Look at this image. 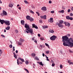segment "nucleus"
<instances>
[{"instance_id": "473e14b6", "label": "nucleus", "mask_w": 73, "mask_h": 73, "mask_svg": "<svg viewBox=\"0 0 73 73\" xmlns=\"http://www.w3.org/2000/svg\"><path fill=\"white\" fill-rule=\"evenodd\" d=\"M40 49H42V45H40Z\"/></svg>"}, {"instance_id": "9d476101", "label": "nucleus", "mask_w": 73, "mask_h": 73, "mask_svg": "<svg viewBox=\"0 0 73 73\" xmlns=\"http://www.w3.org/2000/svg\"><path fill=\"white\" fill-rule=\"evenodd\" d=\"M5 21H4V20L0 19V22L1 24H3V23H5Z\"/></svg>"}, {"instance_id": "13d9d810", "label": "nucleus", "mask_w": 73, "mask_h": 73, "mask_svg": "<svg viewBox=\"0 0 73 73\" xmlns=\"http://www.w3.org/2000/svg\"><path fill=\"white\" fill-rule=\"evenodd\" d=\"M26 32L27 33H29V31H26Z\"/></svg>"}, {"instance_id": "4be33fe9", "label": "nucleus", "mask_w": 73, "mask_h": 73, "mask_svg": "<svg viewBox=\"0 0 73 73\" xmlns=\"http://www.w3.org/2000/svg\"><path fill=\"white\" fill-rule=\"evenodd\" d=\"M9 7H13V5H12V4H9Z\"/></svg>"}, {"instance_id": "e433bc0d", "label": "nucleus", "mask_w": 73, "mask_h": 73, "mask_svg": "<svg viewBox=\"0 0 73 73\" xmlns=\"http://www.w3.org/2000/svg\"><path fill=\"white\" fill-rule=\"evenodd\" d=\"M1 36H2V37H4V38H5V36L3 35H1Z\"/></svg>"}, {"instance_id": "c756f323", "label": "nucleus", "mask_w": 73, "mask_h": 73, "mask_svg": "<svg viewBox=\"0 0 73 73\" xmlns=\"http://www.w3.org/2000/svg\"><path fill=\"white\" fill-rule=\"evenodd\" d=\"M30 21H33V19L32 18H31L30 20Z\"/></svg>"}, {"instance_id": "ea45409f", "label": "nucleus", "mask_w": 73, "mask_h": 73, "mask_svg": "<svg viewBox=\"0 0 73 73\" xmlns=\"http://www.w3.org/2000/svg\"><path fill=\"white\" fill-rule=\"evenodd\" d=\"M15 32L17 33L19 32V31L17 30H15Z\"/></svg>"}, {"instance_id": "393cba45", "label": "nucleus", "mask_w": 73, "mask_h": 73, "mask_svg": "<svg viewBox=\"0 0 73 73\" xmlns=\"http://www.w3.org/2000/svg\"><path fill=\"white\" fill-rule=\"evenodd\" d=\"M66 19L68 20H69V19L70 18V17L69 16H67L66 17Z\"/></svg>"}, {"instance_id": "a878e982", "label": "nucleus", "mask_w": 73, "mask_h": 73, "mask_svg": "<svg viewBox=\"0 0 73 73\" xmlns=\"http://www.w3.org/2000/svg\"><path fill=\"white\" fill-rule=\"evenodd\" d=\"M31 55L33 57H35V56H36V55L35 54V53H32L31 54Z\"/></svg>"}, {"instance_id": "2eb2a0df", "label": "nucleus", "mask_w": 73, "mask_h": 73, "mask_svg": "<svg viewBox=\"0 0 73 73\" xmlns=\"http://www.w3.org/2000/svg\"><path fill=\"white\" fill-rule=\"evenodd\" d=\"M53 19L52 18H50V22L51 23H53Z\"/></svg>"}, {"instance_id": "c85d7f7f", "label": "nucleus", "mask_w": 73, "mask_h": 73, "mask_svg": "<svg viewBox=\"0 0 73 73\" xmlns=\"http://www.w3.org/2000/svg\"><path fill=\"white\" fill-rule=\"evenodd\" d=\"M25 63H26V64H29V62H28V60H26L25 61Z\"/></svg>"}, {"instance_id": "dca6fc26", "label": "nucleus", "mask_w": 73, "mask_h": 73, "mask_svg": "<svg viewBox=\"0 0 73 73\" xmlns=\"http://www.w3.org/2000/svg\"><path fill=\"white\" fill-rule=\"evenodd\" d=\"M26 19H27V20H31V17L29 16H27L26 17Z\"/></svg>"}, {"instance_id": "cd10ccee", "label": "nucleus", "mask_w": 73, "mask_h": 73, "mask_svg": "<svg viewBox=\"0 0 73 73\" xmlns=\"http://www.w3.org/2000/svg\"><path fill=\"white\" fill-rule=\"evenodd\" d=\"M24 3H25V4H28V1H24Z\"/></svg>"}, {"instance_id": "bf43d9fd", "label": "nucleus", "mask_w": 73, "mask_h": 73, "mask_svg": "<svg viewBox=\"0 0 73 73\" xmlns=\"http://www.w3.org/2000/svg\"><path fill=\"white\" fill-rule=\"evenodd\" d=\"M51 62L52 63H54V62L52 60H51Z\"/></svg>"}, {"instance_id": "69168bd1", "label": "nucleus", "mask_w": 73, "mask_h": 73, "mask_svg": "<svg viewBox=\"0 0 73 73\" xmlns=\"http://www.w3.org/2000/svg\"><path fill=\"white\" fill-rule=\"evenodd\" d=\"M40 40H43V38H40Z\"/></svg>"}, {"instance_id": "c9c22d12", "label": "nucleus", "mask_w": 73, "mask_h": 73, "mask_svg": "<svg viewBox=\"0 0 73 73\" xmlns=\"http://www.w3.org/2000/svg\"><path fill=\"white\" fill-rule=\"evenodd\" d=\"M61 13H64V10H62L61 11Z\"/></svg>"}, {"instance_id": "7ed1b4c3", "label": "nucleus", "mask_w": 73, "mask_h": 73, "mask_svg": "<svg viewBox=\"0 0 73 73\" xmlns=\"http://www.w3.org/2000/svg\"><path fill=\"white\" fill-rule=\"evenodd\" d=\"M64 46H70L71 48L73 47V43L71 42L70 44H65V43H64Z\"/></svg>"}, {"instance_id": "a19ab883", "label": "nucleus", "mask_w": 73, "mask_h": 73, "mask_svg": "<svg viewBox=\"0 0 73 73\" xmlns=\"http://www.w3.org/2000/svg\"><path fill=\"white\" fill-rule=\"evenodd\" d=\"M69 20H73V18L72 17H70Z\"/></svg>"}, {"instance_id": "72a5a7b5", "label": "nucleus", "mask_w": 73, "mask_h": 73, "mask_svg": "<svg viewBox=\"0 0 73 73\" xmlns=\"http://www.w3.org/2000/svg\"><path fill=\"white\" fill-rule=\"evenodd\" d=\"M30 12L31 13H32L33 14H34V12L32 11V10H30Z\"/></svg>"}, {"instance_id": "338daca9", "label": "nucleus", "mask_w": 73, "mask_h": 73, "mask_svg": "<svg viewBox=\"0 0 73 73\" xmlns=\"http://www.w3.org/2000/svg\"><path fill=\"white\" fill-rule=\"evenodd\" d=\"M68 36V37L70 36V34H68L67 35Z\"/></svg>"}, {"instance_id": "c03bdc74", "label": "nucleus", "mask_w": 73, "mask_h": 73, "mask_svg": "<svg viewBox=\"0 0 73 73\" xmlns=\"http://www.w3.org/2000/svg\"><path fill=\"white\" fill-rule=\"evenodd\" d=\"M69 51L70 53H73V52L72 51H71V50H69Z\"/></svg>"}, {"instance_id": "39448f33", "label": "nucleus", "mask_w": 73, "mask_h": 73, "mask_svg": "<svg viewBox=\"0 0 73 73\" xmlns=\"http://www.w3.org/2000/svg\"><path fill=\"white\" fill-rule=\"evenodd\" d=\"M56 38V36L54 35H53L50 38V40H52V41H54V40H55Z\"/></svg>"}, {"instance_id": "f8f14e48", "label": "nucleus", "mask_w": 73, "mask_h": 73, "mask_svg": "<svg viewBox=\"0 0 73 73\" xmlns=\"http://www.w3.org/2000/svg\"><path fill=\"white\" fill-rule=\"evenodd\" d=\"M41 9L42 11H46V7H43Z\"/></svg>"}, {"instance_id": "ddd939ff", "label": "nucleus", "mask_w": 73, "mask_h": 73, "mask_svg": "<svg viewBox=\"0 0 73 73\" xmlns=\"http://www.w3.org/2000/svg\"><path fill=\"white\" fill-rule=\"evenodd\" d=\"M68 62L69 63V64L70 65H71V64L73 65V62H71V60L70 59L68 61Z\"/></svg>"}, {"instance_id": "4d7b16f0", "label": "nucleus", "mask_w": 73, "mask_h": 73, "mask_svg": "<svg viewBox=\"0 0 73 73\" xmlns=\"http://www.w3.org/2000/svg\"><path fill=\"white\" fill-rule=\"evenodd\" d=\"M42 56L43 57H44L45 56V54L44 53H42Z\"/></svg>"}, {"instance_id": "e2e57ef3", "label": "nucleus", "mask_w": 73, "mask_h": 73, "mask_svg": "<svg viewBox=\"0 0 73 73\" xmlns=\"http://www.w3.org/2000/svg\"><path fill=\"white\" fill-rule=\"evenodd\" d=\"M71 10H72V11H73V7H72L71 8Z\"/></svg>"}, {"instance_id": "5701e85b", "label": "nucleus", "mask_w": 73, "mask_h": 73, "mask_svg": "<svg viewBox=\"0 0 73 73\" xmlns=\"http://www.w3.org/2000/svg\"><path fill=\"white\" fill-rule=\"evenodd\" d=\"M35 60H37L38 61L39 60V59H38V57H35Z\"/></svg>"}, {"instance_id": "3c124183", "label": "nucleus", "mask_w": 73, "mask_h": 73, "mask_svg": "<svg viewBox=\"0 0 73 73\" xmlns=\"http://www.w3.org/2000/svg\"><path fill=\"white\" fill-rule=\"evenodd\" d=\"M51 13H54V11H51L50 12Z\"/></svg>"}, {"instance_id": "1a4fd4ad", "label": "nucleus", "mask_w": 73, "mask_h": 73, "mask_svg": "<svg viewBox=\"0 0 73 73\" xmlns=\"http://www.w3.org/2000/svg\"><path fill=\"white\" fill-rule=\"evenodd\" d=\"M46 15H44V16H40V18L42 19H46Z\"/></svg>"}, {"instance_id": "9b49d317", "label": "nucleus", "mask_w": 73, "mask_h": 73, "mask_svg": "<svg viewBox=\"0 0 73 73\" xmlns=\"http://www.w3.org/2000/svg\"><path fill=\"white\" fill-rule=\"evenodd\" d=\"M33 28H36V29H38V27L35 24H32Z\"/></svg>"}, {"instance_id": "37998d69", "label": "nucleus", "mask_w": 73, "mask_h": 73, "mask_svg": "<svg viewBox=\"0 0 73 73\" xmlns=\"http://www.w3.org/2000/svg\"><path fill=\"white\" fill-rule=\"evenodd\" d=\"M46 58L47 61H49V59H48V57H46Z\"/></svg>"}, {"instance_id": "f03ea898", "label": "nucleus", "mask_w": 73, "mask_h": 73, "mask_svg": "<svg viewBox=\"0 0 73 73\" xmlns=\"http://www.w3.org/2000/svg\"><path fill=\"white\" fill-rule=\"evenodd\" d=\"M25 28H26L27 29H26V30H27L29 32V33H31V35L33 34V30H32V29H30L29 27V26L27 24H25Z\"/></svg>"}, {"instance_id": "f3484780", "label": "nucleus", "mask_w": 73, "mask_h": 73, "mask_svg": "<svg viewBox=\"0 0 73 73\" xmlns=\"http://www.w3.org/2000/svg\"><path fill=\"white\" fill-rule=\"evenodd\" d=\"M19 59L20 60V61H22V62H25V61H24V59H23L21 58H19Z\"/></svg>"}, {"instance_id": "6e6d98bb", "label": "nucleus", "mask_w": 73, "mask_h": 73, "mask_svg": "<svg viewBox=\"0 0 73 73\" xmlns=\"http://www.w3.org/2000/svg\"><path fill=\"white\" fill-rule=\"evenodd\" d=\"M62 8L63 9H65V8L64 7H62Z\"/></svg>"}, {"instance_id": "7c9ffc66", "label": "nucleus", "mask_w": 73, "mask_h": 73, "mask_svg": "<svg viewBox=\"0 0 73 73\" xmlns=\"http://www.w3.org/2000/svg\"><path fill=\"white\" fill-rule=\"evenodd\" d=\"M0 54H1L3 53V51H2V50L0 49Z\"/></svg>"}, {"instance_id": "864d4df0", "label": "nucleus", "mask_w": 73, "mask_h": 73, "mask_svg": "<svg viewBox=\"0 0 73 73\" xmlns=\"http://www.w3.org/2000/svg\"><path fill=\"white\" fill-rule=\"evenodd\" d=\"M70 9H69L68 10V12H70Z\"/></svg>"}, {"instance_id": "5fc2aeb1", "label": "nucleus", "mask_w": 73, "mask_h": 73, "mask_svg": "<svg viewBox=\"0 0 73 73\" xmlns=\"http://www.w3.org/2000/svg\"><path fill=\"white\" fill-rule=\"evenodd\" d=\"M49 3L50 4H51V3H52V1H49Z\"/></svg>"}, {"instance_id": "603ef678", "label": "nucleus", "mask_w": 73, "mask_h": 73, "mask_svg": "<svg viewBox=\"0 0 73 73\" xmlns=\"http://www.w3.org/2000/svg\"><path fill=\"white\" fill-rule=\"evenodd\" d=\"M18 44H19V45H21V44H22V43H20V42H19Z\"/></svg>"}, {"instance_id": "680f3d73", "label": "nucleus", "mask_w": 73, "mask_h": 73, "mask_svg": "<svg viewBox=\"0 0 73 73\" xmlns=\"http://www.w3.org/2000/svg\"><path fill=\"white\" fill-rule=\"evenodd\" d=\"M40 23H42V21L41 20L39 21Z\"/></svg>"}, {"instance_id": "79ce46f5", "label": "nucleus", "mask_w": 73, "mask_h": 73, "mask_svg": "<svg viewBox=\"0 0 73 73\" xmlns=\"http://www.w3.org/2000/svg\"><path fill=\"white\" fill-rule=\"evenodd\" d=\"M45 44L46 45V46H49V45H48V44L45 43Z\"/></svg>"}, {"instance_id": "aec40b11", "label": "nucleus", "mask_w": 73, "mask_h": 73, "mask_svg": "<svg viewBox=\"0 0 73 73\" xmlns=\"http://www.w3.org/2000/svg\"><path fill=\"white\" fill-rule=\"evenodd\" d=\"M21 23L23 25H24V21L22 20L21 21Z\"/></svg>"}, {"instance_id": "0eeeda50", "label": "nucleus", "mask_w": 73, "mask_h": 73, "mask_svg": "<svg viewBox=\"0 0 73 73\" xmlns=\"http://www.w3.org/2000/svg\"><path fill=\"white\" fill-rule=\"evenodd\" d=\"M3 13L1 14L2 16H3L4 15H7V12H6V11H5L3 10Z\"/></svg>"}, {"instance_id": "4c0bfd02", "label": "nucleus", "mask_w": 73, "mask_h": 73, "mask_svg": "<svg viewBox=\"0 0 73 73\" xmlns=\"http://www.w3.org/2000/svg\"><path fill=\"white\" fill-rule=\"evenodd\" d=\"M9 47H10V48H12V44L10 45L9 46Z\"/></svg>"}, {"instance_id": "6ab92c4d", "label": "nucleus", "mask_w": 73, "mask_h": 73, "mask_svg": "<svg viewBox=\"0 0 73 73\" xmlns=\"http://www.w3.org/2000/svg\"><path fill=\"white\" fill-rule=\"evenodd\" d=\"M5 29L6 30H9L10 27L9 26L5 28Z\"/></svg>"}, {"instance_id": "f704fd0d", "label": "nucleus", "mask_w": 73, "mask_h": 73, "mask_svg": "<svg viewBox=\"0 0 73 73\" xmlns=\"http://www.w3.org/2000/svg\"><path fill=\"white\" fill-rule=\"evenodd\" d=\"M17 64L18 65H19V59L17 60Z\"/></svg>"}, {"instance_id": "0e129e2a", "label": "nucleus", "mask_w": 73, "mask_h": 73, "mask_svg": "<svg viewBox=\"0 0 73 73\" xmlns=\"http://www.w3.org/2000/svg\"><path fill=\"white\" fill-rule=\"evenodd\" d=\"M34 38H35L34 37L33 38H32V40H34Z\"/></svg>"}, {"instance_id": "2f4dec72", "label": "nucleus", "mask_w": 73, "mask_h": 73, "mask_svg": "<svg viewBox=\"0 0 73 73\" xmlns=\"http://www.w3.org/2000/svg\"><path fill=\"white\" fill-rule=\"evenodd\" d=\"M43 28H48V26H45L43 27Z\"/></svg>"}, {"instance_id": "423d86ee", "label": "nucleus", "mask_w": 73, "mask_h": 73, "mask_svg": "<svg viewBox=\"0 0 73 73\" xmlns=\"http://www.w3.org/2000/svg\"><path fill=\"white\" fill-rule=\"evenodd\" d=\"M5 23L7 25H10V23L9 21H5Z\"/></svg>"}, {"instance_id": "8fccbe9b", "label": "nucleus", "mask_w": 73, "mask_h": 73, "mask_svg": "<svg viewBox=\"0 0 73 73\" xmlns=\"http://www.w3.org/2000/svg\"><path fill=\"white\" fill-rule=\"evenodd\" d=\"M19 64H23V62H19Z\"/></svg>"}, {"instance_id": "412c9836", "label": "nucleus", "mask_w": 73, "mask_h": 73, "mask_svg": "<svg viewBox=\"0 0 73 73\" xmlns=\"http://www.w3.org/2000/svg\"><path fill=\"white\" fill-rule=\"evenodd\" d=\"M14 54V56L15 57V58H17V56L16 55V54L15 53H13Z\"/></svg>"}, {"instance_id": "58836bf2", "label": "nucleus", "mask_w": 73, "mask_h": 73, "mask_svg": "<svg viewBox=\"0 0 73 73\" xmlns=\"http://www.w3.org/2000/svg\"><path fill=\"white\" fill-rule=\"evenodd\" d=\"M46 54H48V53H49V51L48 50V51H46Z\"/></svg>"}, {"instance_id": "6e6552de", "label": "nucleus", "mask_w": 73, "mask_h": 73, "mask_svg": "<svg viewBox=\"0 0 73 73\" xmlns=\"http://www.w3.org/2000/svg\"><path fill=\"white\" fill-rule=\"evenodd\" d=\"M64 24H65V25L66 26H68V27H70V24L69 23H68L67 22H64Z\"/></svg>"}, {"instance_id": "052dcab7", "label": "nucleus", "mask_w": 73, "mask_h": 73, "mask_svg": "<svg viewBox=\"0 0 73 73\" xmlns=\"http://www.w3.org/2000/svg\"><path fill=\"white\" fill-rule=\"evenodd\" d=\"M16 53H18V50H16Z\"/></svg>"}, {"instance_id": "de8ad7c7", "label": "nucleus", "mask_w": 73, "mask_h": 73, "mask_svg": "<svg viewBox=\"0 0 73 73\" xmlns=\"http://www.w3.org/2000/svg\"><path fill=\"white\" fill-rule=\"evenodd\" d=\"M70 16H73V14L71 13L70 14Z\"/></svg>"}, {"instance_id": "a18cd8bd", "label": "nucleus", "mask_w": 73, "mask_h": 73, "mask_svg": "<svg viewBox=\"0 0 73 73\" xmlns=\"http://www.w3.org/2000/svg\"><path fill=\"white\" fill-rule=\"evenodd\" d=\"M60 67L61 69V68H62V65H61V64L60 65Z\"/></svg>"}, {"instance_id": "bb28decb", "label": "nucleus", "mask_w": 73, "mask_h": 73, "mask_svg": "<svg viewBox=\"0 0 73 73\" xmlns=\"http://www.w3.org/2000/svg\"><path fill=\"white\" fill-rule=\"evenodd\" d=\"M39 65H42V66H43V64H42V62H39Z\"/></svg>"}, {"instance_id": "09e8293b", "label": "nucleus", "mask_w": 73, "mask_h": 73, "mask_svg": "<svg viewBox=\"0 0 73 73\" xmlns=\"http://www.w3.org/2000/svg\"><path fill=\"white\" fill-rule=\"evenodd\" d=\"M38 37H40V36H41V35H40V34H38Z\"/></svg>"}, {"instance_id": "a211bd4d", "label": "nucleus", "mask_w": 73, "mask_h": 73, "mask_svg": "<svg viewBox=\"0 0 73 73\" xmlns=\"http://www.w3.org/2000/svg\"><path fill=\"white\" fill-rule=\"evenodd\" d=\"M19 41L21 42H23L24 41V39H22L21 38L20 39Z\"/></svg>"}, {"instance_id": "4468645a", "label": "nucleus", "mask_w": 73, "mask_h": 73, "mask_svg": "<svg viewBox=\"0 0 73 73\" xmlns=\"http://www.w3.org/2000/svg\"><path fill=\"white\" fill-rule=\"evenodd\" d=\"M49 32L50 33H54V32L53 30L50 29L49 31Z\"/></svg>"}, {"instance_id": "b1692460", "label": "nucleus", "mask_w": 73, "mask_h": 73, "mask_svg": "<svg viewBox=\"0 0 73 73\" xmlns=\"http://www.w3.org/2000/svg\"><path fill=\"white\" fill-rule=\"evenodd\" d=\"M24 69L25 70V71H27V72L28 73H29V71L27 70V69H26V68H24Z\"/></svg>"}, {"instance_id": "774afa93", "label": "nucleus", "mask_w": 73, "mask_h": 73, "mask_svg": "<svg viewBox=\"0 0 73 73\" xmlns=\"http://www.w3.org/2000/svg\"><path fill=\"white\" fill-rule=\"evenodd\" d=\"M19 9H21V7H19Z\"/></svg>"}, {"instance_id": "49530a36", "label": "nucleus", "mask_w": 73, "mask_h": 73, "mask_svg": "<svg viewBox=\"0 0 73 73\" xmlns=\"http://www.w3.org/2000/svg\"><path fill=\"white\" fill-rule=\"evenodd\" d=\"M54 65H55V64H54L53 63L52 64V66H54Z\"/></svg>"}, {"instance_id": "20e7f679", "label": "nucleus", "mask_w": 73, "mask_h": 73, "mask_svg": "<svg viewBox=\"0 0 73 73\" xmlns=\"http://www.w3.org/2000/svg\"><path fill=\"white\" fill-rule=\"evenodd\" d=\"M59 23H58V25L59 27H63V25L61 24H63V23H64V21L62 20L59 21Z\"/></svg>"}, {"instance_id": "f257e3e1", "label": "nucleus", "mask_w": 73, "mask_h": 73, "mask_svg": "<svg viewBox=\"0 0 73 73\" xmlns=\"http://www.w3.org/2000/svg\"><path fill=\"white\" fill-rule=\"evenodd\" d=\"M62 41L63 42V45H64V43H65V44H69L72 42H70V41H72V38H70L69 39V38L67 36H62Z\"/></svg>"}]
</instances>
